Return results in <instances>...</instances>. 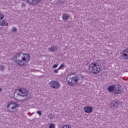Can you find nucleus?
<instances>
[{
  "label": "nucleus",
  "instance_id": "nucleus-1",
  "mask_svg": "<svg viewBox=\"0 0 128 128\" xmlns=\"http://www.w3.org/2000/svg\"><path fill=\"white\" fill-rule=\"evenodd\" d=\"M16 64L22 66H26L30 60V56L28 53L20 52L16 54L14 57Z\"/></svg>",
  "mask_w": 128,
  "mask_h": 128
},
{
  "label": "nucleus",
  "instance_id": "nucleus-2",
  "mask_svg": "<svg viewBox=\"0 0 128 128\" xmlns=\"http://www.w3.org/2000/svg\"><path fill=\"white\" fill-rule=\"evenodd\" d=\"M102 70V65L100 63H92L88 66V72L92 74H98Z\"/></svg>",
  "mask_w": 128,
  "mask_h": 128
},
{
  "label": "nucleus",
  "instance_id": "nucleus-3",
  "mask_svg": "<svg viewBox=\"0 0 128 128\" xmlns=\"http://www.w3.org/2000/svg\"><path fill=\"white\" fill-rule=\"evenodd\" d=\"M108 90L110 92H112L114 94H122V86L120 85H113L108 87Z\"/></svg>",
  "mask_w": 128,
  "mask_h": 128
},
{
  "label": "nucleus",
  "instance_id": "nucleus-4",
  "mask_svg": "<svg viewBox=\"0 0 128 128\" xmlns=\"http://www.w3.org/2000/svg\"><path fill=\"white\" fill-rule=\"evenodd\" d=\"M79 80L78 77H72V75H68L66 77V82L70 86H74L78 82Z\"/></svg>",
  "mask_w": 128,
  "mask_h": 128
},
{
  "label": "nucleus",
  "instance_id": "nucleus-5",
  "mask_svg": "<svg viewBox=\"0 0 128 128\" xmlns=\"http://www.w3.org/2000/svg\"><path fill=\"white\" fill-rule=\"evenodd\" d=\"M20 94H17L16 98H18L20 96H26L28 94V92L24 89H19Z\"/></svg>",
  "mask_w": 128,
  "mask_h": 128
},
{
  "label": "nucleus",
  "instance_id": "nucleus-6",
  "mask_svg": "<svg viewBox=\"0 0 128 128\" xmlns=\"http://www.w3.org/2000/svg\"><path fill=\"white\" fill-rule=\"evenodd\" d=\"M49 84L50 88H58L60 86V82L56 81H52L49 82Z\"/></svg>",
  "mask_w": 128,
  "mask_h": 128
},
{
  "label": "nucleus",
  "instance_id": "nucleus-7",
  "mask_svg": "<svg viewBox=\"0 0 128 128\" xmlns=\"http://www.w3.org/2000/svg\"><path fill=\"white\" fill-rule=\"evenodd\" d=\"M110 107L111 108H116L120 107V103L116 101H112L110 104Z\"/></svg>",
  "mask_w": 128,
  "mask_h": 128
},
{
  "label": "nucleus",
  "instance_id": "nucleus-8",
  "mask_svg": "<svg viewBox=\"0 0 128 128\" xmlns=\"http://www.w3.org/2000/svg\"><path fill=\"white\" fill-rule=\"evenodd\" d=\"M10 106H11L12 110H14L18 108V104L16 103V102H10L7 106L8 108Z\"/></svg>",
  "mask_w": 128,
  "mask_h": 128
},
{
  "label": "nucleus",
  "instance_id": "nucleus-9",
  "mask_svg": "<svg viewBox=\"0 0 128 128\" xmlns=\"http://www.w3.org/2000/svg\"><path fill=\"white\" fill-rule=\"evenodd\" d=\"M84 110L86 114H90L92 112V107L90 106H86L84 108Z\"/></svg>",
  "mask_w": 128,
  "mask_h": 128
},
{
  "label": "nucleus",
  "instance_id": "nucleus-10",
  "mask_svg": "<svg viewBox=\"0 0 128 128\" xmlns=\"http://www.w3.org/2000/svg\"><path fill=\"white\" fill-rule=\"evenodd\" d=\"M122 55L125 60H128V48L122 51Z\"/></svg>",
  "mask_w": 128,
  "mask_h": 128
},
{
  "label": "nucleus",
  "instance_id": "nucleus-11",
  "mask_svg": "<svg viewBox=\"0 0 128 128\" xmlns=\"http://www.w3.org/2000/svg\"><path fill=\"white\" fill-rule=\"evenodd\" d=\"M28 4H32V6H36L40 2V0H27Z\"/></svg>",
  "mask_w": 128,
  "mask_h": 128
},
{
  "label": "nucleus",
  "instance_id": "nucleus-12",
  "mask_svg": "<svg viewBox=\"0 0 128 128\" xmlns=\"http://www.w3.org/2000/svg\"><path fill=\"white\" fill-rule=\"evenodd\" d=\"M0 26H8V23L6 22V20H4L0 21Z\"/></svg>",
  "mask_w": 128,
  "mask_h": 128
},
{
  "label": "nucleus",
  "instance_id": "nucleus-13",
  "mask_svg": "<svg viewBox=\"0 0 128 128\" xmlns=\"http://www.w3.org/2000/svg\"><path fill=\"white\" fill-rule=\"evenodd\" d=\"M69 16L67 14H64L62 15V18L64 20H68L69 18Z\"/></svg>",
  "mask_w": 128,
  "mask_h": 128
},
{
  "label": "nucleus",
  "instance_id": "nucleus-14",
  "mask_svg": "<svg viewBox=\"0 0 128 128\" xmlns=\"http://www.w3.org/2000/svg\"><path fill=\"white\" fill-rule=\"evenodd\" d=\"M49 50H50V52H56V50H58V48L56 46H53L52 48H49Z\"/></svg>",
  "mask_w": 128,
  "mask_h": 128
},
{
  "label": "nucleus",
  "instance_id": "nucleus-15",
  "mask_svg": "<svg viewBox=\"0 0 128 128\" xmlns=\"http://www.w3.org/2000/svg\"><path fill=\"white\" fill-rule=\"evenodd\" d=\"M56 126H54V124H50V126H49V128H55Z\"/></svg>",
  "mask_w": 128,
  "mask_h": 128
},
{
  "label": "nucleus",
  "instance_id": "nucleus-16",
  "mask_svg": "<svg viewBox=\"0 0 128 128\" xmlns=\"http://www.w3.org/2000/svg\"><path fill=\"white\" fill-rule=\"evenodd\" d=\"M0 70L1 71H3V70H4V66H2V65H1L0 66Z\"/></svg>",
  "mask_w": 128,
  "mask_h": 128
},
{
  "label": "nucleus",
  "instance_id": "nucleus-17",
  "mask_svg": "<svg viewBox=\"0 0 128 128\" xmlns=\"http://www.w3.org/2000/svg\"><path fill=\"white\" fill-rule=\"evenodd\" d=\"M4 16L2 14H0V20H3L4 18Z\"/></svg>",
  "mask_w": 128,
  "mask_h": 128
},
{
  "label": "nucleus",
  "instance_id": "nucleus-18",
  "mask_svg": "<svg viewBox=\"0 0 128 128\" xmlns=\"http://www.w3.org/2000/svg\"><path fill=\"white\" fill-rule=\"evenodd\" d=\"M36 114H38V116H42V112L40 111H37Z\"/></svg>",
  "mask_w": 128,
  "mask_h": 128
},
{
  "label": "nucleus",
  "instance_id": "nucleus-19",
  "mask_svg": "<svg viewBox=\"0 0 128 128\" xmlns=\"http://www.w3.org/2000/svg\"><path fill=\"white\" fill-rule=\"evenodd\" d=\"M64 66V64H62L60 67L58 68V70H60V68H63Z\"/></svg>",
  "mask_w": 128,
  "mask_h": 128
},
{
  "label": "nucleus",
  "instance_id": "nucleus-20",
  "mask_svg": "<svg viewBox=\"0 0 128 128\" xmlns=\"http://www.w3.org/2000/svg\"><path fill=\"white\" fill-rule=\"evenodd\" d=\"M58 68V64H56L53 66V68Z\"/></svg>",
  "mask_w": 128,
  "mask_h": 128
},
{
  "label": "nucleus",
  "instance_id": "nucleus-21",
  "mask_svg": "<svg viewBox=\"0 0 128 128\" xmlns=\"http://www.w3.org/2000/svg\"><path fill=\"white\" fill-rule=\"evenodd\" d=\"M12 31L14 32H16V28H13Z\"/></svg>",
  "mask_w": 128,
  "mask_h": 128
},
{
  "label": "nucleus",
  "instance_id": "nucleus-22",
  "mask_svg": "<svg viewBox=\"0 0 128 128\" xmlns=\"http://www.w3.org/2000/svg\"><path fill=\"white\" fill-rule=\"evenodd\" d=\"M54 72H55V74H58V70H54Z\"/></svg>",
  "mask_w": 128,
  "mask_h": 128
},
{
  "label": "nucleus",
  "instance_id": "nucleus-23",
  "mask_svg": "<svg viewBox=\"0 0 128 128\" xmlns=\"http://www.w3.org/2000/svg\"><path fill=\"white\" fill-rule=\"evenodd\" d=\"M26 6V4H24V3L22 4V7Z\"/></svg>",
  "mask_w": 128,
  "mask_h": 128
},
{
  "label": "nucleus",
  "instance_id": "nucleus-24",
  "mask_svg": "<svg viewBox=\"0 0 128 128\" xmlns=\"http://www.w3.org/2000/svg\"><path fill=\"white\" fill-rule=\"evenodd\" d=\"M16 94V92H14V96H15Z\"/></svg>",
  "mask_w": 128,
  "mask_h": 128
},
{
  "label": "nucleus",
  "instance_id": "nucleus-25",
  "mask_svg": "<svg viewBox=\"0 0 128 128\" xmlns=\"http://www.w3.org/2000/svg\"><path fill=\"white\" fill-rule=\"evenodd\" d=\"M2 92V88H0V92Z\"/></svg>",
  "mask_w": 128,
  "mask_h": 128
}]
</instances>
